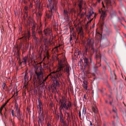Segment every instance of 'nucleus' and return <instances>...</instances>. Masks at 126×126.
Instances as JSON below:
<instances>
[{"instance_id": "nucleus-29", "label": "nucleus", "mask_w": 126, "mask_h": 126, "mask_svg": "<svg viewBox=\"0 0 126 126\" xmlns=\"http://www.w3.org/2000/svg\"><path fill=\"white\" fill-rule=\"evenodd\" d=\"M32 36L33 38L36 37V36L35 32H32Z\"/></svg>"}, {"instance_id": "nucleus-34", "label": "nucleus", "mask_w": 126, "mask_h": 126, "mask_svg": "<svg viewBox=\"0 0 126 126\" xmlns=\"http://www.w3.org/2000/svg\"><path fill=\"white\" fill-rule=\"evenodd\" d=\"M60 111V117H62V118H63V114H62L61 110H59Z\"/></svg>"}, {"instance_id": "nucleus-5", "label": "nucleus", "mask_w": 126, "mask_h": 126, "mask_svg": "<svg viewBox=\"0 0 126 126\" xmlns=\"http://www.w3.org/2000/svg\"><path fill=\"white\" fill-rule=\"evenodd\" d=\"M89 49L90 48V52L91 54V55H93V54L94 53H95V56L96 59H98V58H99L100 59V60L101 58V56L100 54H99V55H96V50L95 49H94V46L92 47H89Z\"/></svg>"}, {"instance_id": "nucleus-3", "label": "nucleus", "mask_w": 126, "mask_h": 126, "mask_svg": "<svg viewBox=\"0 0 126 126\" xmlns=\"http://www.w3.org/2000/svg\"><path fill=\"white\" fill-rule=\"evenodd\" d=\"M49 4V5H47V7L48 9V10L49 14H46V16L48 19H50L52 15H53V13L54 11V3L53 0H48Z\"/></svg>"}, {"instance_id": "nucleus-49", "label": "nucleus", "mask_w": 126, "mask_h": 126, "mask_svg": "<svg viewBox=\"0 0 126 126\" xmlns=\"http://www.w3.org/2000/svg\"><path fill=\"white\" fill-rule=\"evenodd\" d=\"M113 99L112 100V101H110L109 102V104L111 106H113V105H112V103H113Z\"/></svg>"}, {"instance_id": "nucleus-32", "label": "nucleus", "mask_w": 126, "mask_h": 126, "mask_svg": "<svg viewBox=\"0 0 126 126\" xmlns=\"http://www.w3.org/2000/svg\"><path fill=\"white\" fill-rule=\"evenodd\" d=\"M84 63H89L88 62V59L86 57H85L84 59Z\"/></svg>"}, {"instance_id": "nucleus-10", "label": "nucleus", "mask_w": 126, "mask_h": 126, "mask_svg": "<svg viewBox=\"0 0 126 126\" xmlns=\"http://www.w3.org/2000/svg\"><path fill=\"white\" fill-rule=\"evenodd\" d=\"M110 43L109 40L107 39H106L104 40V43L102 44V46L103 47H106L108 46Z\"/></svg>"}, {"instance_id": "nucleus-63", "label": "nucleus", "mask_w": 126, "mask_h": 126, "mask_svg": "<svg viewBox=\"0 0 126 126\" xmlns=\"http://www.w3.org/2000/svg\"><path fill=\"white\" fill-rule=\"evenodd\" d=\"M43 66L44 68H46L47 67L46 64L45 63H43Z\"/></svg>"}, {"instance_id": "nucleus-27", "label": "nucleus", "mask_w": 126, "mask_h": 126, "mask_svg": "<svg viewBox=\"0 0 126 126\" xmlns=\"http://www.w3.org/2000/svg\"><path fill=\"white\" fill-rule=\"evenodd\" d=\"M39 69L40 71H39V72L44 73V69L42 67V65L41 64L40 65V66L39 67Z\"/></svg>"}, {"instance_id": "nucleus-57", "label": "nucleus", "mask_w": 126, "mask_h": 126, "mask_svg": "<svg viewBox=\"0 0 126 126\" xmlns=\"http://www.w3.org/2000/svg\"><path fill=\"white\" fill-rule=\"evenodd\" d=\"M4 107H3L2 106H1L0 108V113H1V111H2L3 109V108Z\"/></svg>"}, {"instance_id": "nucleus-9", "label": "nucleus", "mask_w": 126, "mask_h": 126, "mask_svg": "<svg viewBox=\"0 0 126 126\" xmlns=\"http://www.w3.org/2000/svg\"><path fill=\"white\" fill-rule=\"evenodd\" d=\"M107 5V9L109 8V5L111 6L113 4H115V2L113 0H105Z\"/></svg>"}, {"instance_id": "nucleus-4", "label": "nucleus", "mask_w": 126, "mask_h": 126, "mask_svg": "<svg viewBox=\"0 0 126 126\" xmlns=\"http://www.w3.org/2000/svg\"><path fill=\"white\" fill-rule=\"evenodd\" d=\"M44 32L46 36H49L50 39H53V35L52 33V31L50 28L45 29L44 30Z\"/></svg>"}, {"instance_id": "nucleus-30", "label": "nucleus", "mask_w": 126, "mask_h": 126, "mask_svg": "<svg viewBox=\"0 0 126 126\" xmlns=\"http://www.w3.org/2000/svg\"><path fill=\"white\" fill-rule=\"evenodd\" d=\"M40 116H39L38 117L39 121H38V125L39 126L40 125V124H41L42 123L41 119L40 118Z\"/></svg>"}, {"instance_id": "nucleus-15", "label": "nucleus", "mask_w": 126, "mask_h": 126, "mask_svg": "<svg viewBox=\"0 0 126 126\" xmlns=\"http://www.w3.org/2000/svg\"><path fill=\"white\" fill-rule=\"evenodd\" d=\"M36 79L37 78H36L35 75H34L33 76V82L34 86H36L37 85V80Z\"/></svg>"}, {"instance_id": "nucleus-45", "label": "nucleus", "mask_w": 126, "mask_h": 126, "mask_svg": "<svg viewBox=\"0 0 126 126\" xmlns=\"http://www.w3.org/2000/svg\"><path fill=\"white\" fill-rule=\"evenodd\" d=\"M40 117H41V118H40L41 119L42 118L43 119V120H44V119L43 118V112H42V113H41V114H40Z\"/></svg>"}, {"instance_id": "nucleus-14", "label": "nucleus", "mask_w": 126, "mask_h": 126, "mask_svg": "<svg viewBox=\"0 0 126 126\" xmlns=\"http://www.w3.org/2000/svg\"><path fill=\"white\" fill-rule=\"evenodd\" d=\"M112 111L115 114L116 116V117L117 119L118 118V116L117 115V110L115 107L114 106H112Z\"/></svg>"}, {"instance_id": "nucleus-51", "label": "nucleus", "mask_w": 126, "mask_h": 126, "mask_svg": "<svg viewBox=\"0 0 126 126\" xmlns=\"http://www.w3.org/2000/svg\"><path fill=\"white\" fill-rule=\"evenodd\" d=\"M4 114L5 117V118H6V117L7 116V113H6V112H4Z\"/></svg>"}, {"instance_id": "nucleus-31", "label": "nucleus", "mask_w": 126, "mask_h": 126, "mask_svg": "<svg viewBox=\"0 0 126 126\" xmlns=\"http://www.w3.org/2000/svg\"><path fill=\"white\" fill-rule=\"evenodd\" d=\"M63 13L65 16H67L68 15V12L66 10H64Z\"/></svg>"}, {"instance_id": "nucleus-61", "label": "nucleus", "mask_w": 126, "mask_h": 126, "mask_svg": "<svg viewBox=\"0 0 126 126\" xmlns=\"http://www.w3.org/2000/svg\"><path fill=\"white\" fill-rule=\"evenodd\" d=\"M47 68L48 70V71L49 72H51V70L49 67H47Z\"/></svg>"}, {"instance_id": "nucleus-1", "label": "nucleus", "mask_w": 126, "mask_h": 126, "mask_svg": "<svg viewBox=\"0 0 126 126\" xmlns=\"http://www.w3.org/2000/svg\"><path fill=\"white\" fill-rule=\"evenodd\" d=\"M65 65L63 64L61 62H60L58 64L57 69L55 74H54L55 76L53 75L52 76L51 79L53 81V84L51 85V88L54 87L56 90V87L58 86L59 84L58 81L61 78L62 76V74L63 73L64 70L63 67Z\"/></svg>"}, {"instance_id": "nucleus-50", "label": "nucleus", "mask_w": 126, "mask_h": 126, "mask_svg": "<svg viewBox=\"0 0 126 126\" xmlns=\"http://www.w3.org/2000/svg\"><path fill=\"white\" fill-rule=\"evenodd\" d=\"M83 82L84 84L87 85V82L86 81L84 80L83 81Z\"/></svg>"}, {"instance_id": "nucleus-59", "label": "nucleus", "mask_w": 126, "mask_h": 126, "mask_svg": "<svg viewBox=\"0 0 126 126\" xmlns=\"http://www.w3.org/2000/svg\"><path fill=\"white\" fill-rule=\"evenodd\" d=\"M108 67L109 68V70L110 71V73H111V69L110 67L109 66H108Z\"/></svg>"}, {"instance_id": "nucleus-35", "label": "nucleus", "mask_w": 126, "mask_h": 126, "mask_svg": "<svg viewBox=\"0 0 126 126\" xmlns=\"http://www.w3.org/2000/svg\"><path fill=\"white\" fill-rule=\"evenodd\" d=\"M15 105H16V110H19L18 109V104L17 103H16L15 102Z\"/></svg>"}, {"instance_id": "nucleus-7", "label": "nucleus", "mask_w": 126, "mask_h": 126, "mask_svg": "<svg viewBox=\"0 0 126 126\" xmlns=\"http://www.w3.org/2000/svg\"><path fill=\"white\" fill-rule=\"evenodd\" d=\"M94 40L90 38H88L87 40V47H89L94 46Z\"/></svg>"}, {"instance_id": "nucleus-64", "label": "nucleus", "mask_w": 126, "mask_h": 126, "mask_svg": "<svg viewBox=\"0 0 126 126\" xmlns=\"http://www.w3.org/2000/svg\"><path fill=\"white\" fill-rule=\"evenodd\" d=\"M25 11H27L28 10V7L27 6H25L24 8Z\"/></svg>"}, {"instance_id": "nucleus-22", "label": "nucleus", "mask_w": 126, "mask_h": 126, "mask_svg": "<svg viewBox=\"0 0 126 126\" xmlns=\"http://www.w3.org/2000/svg\"><path fill=\"white\" fill-rule=\"evenodd\" d=\"M85 49L84 53V54L85 55H87V52H89L90 49H88V47H87L86 46H85Z\"/></svg>"}, {"instance_id": "nucleus-52", "label": "nucleus", "mask_w": 126, "mask_h": 126, "mask_svg": "<svg viewBox=\"0 0 126 126\" xmlns=\"http://www.w3.org/2000/svg\"><path fill=\"white\" fill-rule=\"evenodd\" d=\"M35 28L32 27V32H35Z\"/></svg>"}, {"instance_id": "nucleus-26", "label": "nucleus", "mask_w": 126, "mask_h": 126, "mask_svg": "<svg viewBox=\"0 0 126 126\" xmlns=\"http://www.w3.org/2000/svg\"><path fill=\"white\" fill-rule=\"evenodd\" d=\"M27 56H25L23 59V61L22 62H23L26 65L27 62Z\"/></svg>"}, {"instance_id": "nucleus-19", "label": "nucleus", "mask_w": 126, "mask_h": 126, "mask_svg": "<svg viewBox=\"0 0 126 126\" xmlns=\"http://www.w3.org/2000/svg\"><path fill=\"white\" fill-rule=\"evenodd\" d=\"M83 0H80L79 1V7L80 11H81V9L82 8V2Z\"/></svg>"}, {"instance_id": "nucleus-62", "label": "nucleus", "mask_w": 126, "mask_h": 126, "mask_svg": "<svg viewBox=\"0 0 126 126\" xmlns=\"http://www.w3.org/2000/svg\"><path fill=\"white\" fill-rule=\"evenodd\" d=\"M102 11H103V10H102V9H99V13L101 14L102 12Z\"/></svg>"}, {"instance_id": "nucleus-36", "label": "nucleus", "mask_w": 126, "mask_h": 126, "mask_svg": "<svg viewBox=\"0 0 126 126\" xmlns=\"http://www.w3.org/2000/svg\"><path fill=\"white\" fill-rule=\"evenodd\" d=\"M27 36L28 37V38H30L31 36V34L30 33V32L28 30L27 33Z\"/></svg>"}, {"instance_id": "nucleus-8", "label": "nucleus", "mask_w": 126, "mask_h": 126, "mask_svg": "<svg viewBox=\"0 0 126 126\" xmlns=\"http://www.w3.org/2000/svg\"><path fill=\"white\" fill-rule=\"evenodd\" d=\"M35 73L37 76V78L39 80H40L41 79L43 78L44 73L43 72H37L35 71Z\"/></svg>"}, {"instance_id": "nucleus-23", "label": "nucleus", "mask_w": 126, "mask_h": 126, "mask_svg": "<svg viewBox=\"0 0 126 126\" xmlns=\"http://www.w3.org/2000/svg\"><path fill=\"white\" fill-rule=\"evenodd\" d=\"M86 113V110L85 108L83 107L82 110V117L83 118L84 117Z\"/></svg>"}, {"instance_id": "nucleus-28", "label": "nucleus", "mask_w": 126, "mask_h": 126, "mask_svg": "<svg viewBox=\"0 0 126 126\" xmlns=\"http://www.w3.org/2000/svg\"><path fill=\"white\" fill-rule=\"evenodd\" d=\"M33 39L35 40V43L36 44H37L38 43L39 40L38 38V37H36L33 38Z\"/></svg>"}, {"instance_id": "nucleus-16", "label": "nucleus", "mask_w": 126, "mask_h": 126, "mask_svg": "<svg viewBox=\"0 0 126 126\" xmlns=\"http://www.w3.org/2000/svg\"><path fill=\"white\" fill-rule=\"evenodd\" d=\"M69 67L68 65H66V68L64 69V72L66 73L67 74V76H69Z\"/></svg>"}, {"instance_id": "nucleus-44", "label": "nucleus", "mask_w": 126, "mask_h": 126, "mask_svg": "<svg viewBox=\"0 0 126 126\" xmlns=\"http://www.w3.org/2000/svg\"><path fill=\"white\" fill-rule=\"evenodd\" d=\"M29 72L30 74V76L31 77H32V75L33 74V73L32 71H29Z\"/></svg>"}, {"instance_id": "nucleus-38", "label": "nucleus", "mask_w": 126, "mask_h": 126, "mask_svg": "<svg viewBox=\"0 0 126 126\" xmlns=\"http://www.w3.org/2000/svg\"><path fill=\"white\" fill-rule=\"evenodd\" d=\"M89 60L90 61V63H92L93 61L92 60V57L91 56H89Z\"/></svg>"}, {"instance_id": "nucleus-25", "label": "nucleus", "mask_w": 126, "mask_h": 126, "mask_svg": "<svg viewBox=\"0 0 126 126\" xmlns=\"http://www.w3.org/2000/svg\"><path fill=\"white\" fill-rule=\"evenodd\" d=\"M31 25L32 26V27L35 28L36 26V24L34 21H32L31 22Z\"/></svg>"}, {"instance_id": "nucleus-48", "label": "nucleus", "mask_w": 126, "mask_h": 126, "mask_svg": "<svg viewBox=\"0 0 126 126\" xmlns=\"http://www.w3.org/2000/svg\"><path fill=\"white\" fill-rule=\"evenodd\" d=\"M79 116L80 118H81V111H79Z\"/></svg>"}, {"instance_id": "nucleus-2", "label": "nucleus", "mask_w": 126, "mask_h": 126, "mask_svg": "<svg viewBox=\"0 0 126 126\" xmlns=\"http://www.w3.org/2000/svg\"><path fill=\"white\" fill-rule=\"evenodd\" d=\"M59 104H60V107L59 108V110H68V109L70 110L71 106V103L69 101L68 102V103H67L66 99L64 98L63 99H60L59 101Z\"/></svg>"}, {"instance_id": "nucleus-39", "label": "nucleus", "mask_w": 126, "mask_h": 126, "mask_svg": "<svg viewBox=\"0 0 126 126\" xmlns=\"http://www.w3.org/2000/svg\"><path fill=\"white\" fill-rule=\"evenodd\" d=\"M22 115H20L17 118L18 120H21V119H22Z\"/></svg>"}, {"instance_id": "nucleus-41", "label": "nucleus", "mask_w": 126, "mask_h": 126, "mask_svg": "<svg viewBox=\"0 0 126 126\" xmlns=\"http://www.w3.org/2000/svg\"><path fill=\"white\" fill-rule=\"evenodd\" d=\"M34 68L35 69V71H36L38 69L39 66L37 65H36L34 66Z\"/></svg>"}, {"instance_id": "nucleus-20", "label": "nucleus", "mask_w": 126, "mask_h": 126, "mask_svg": "<svg viewBox=\"0 0 126 126\" xmlns=\"http://www.w3.org/2000/svg\"><path fill=\"white\" fill-rule=\"evenodd\" d=\"M92 110L94 113L95 114L98 113V110L96 106L92 107Z\"/></svg>"}, {"instance_id": "nucleus-46", "label": "nucleus", "mask_w": 126, "mask_h": 126, "mask_svg": "<svg viewBox=\"0 0 126 126\" xmlns=\"http://www.w3.org/2000/svg\"><path fill=\"white\" fill-rule=\"evenodd\" d=\"M20 59L18 61V63H19V66H21V65H22V63H23V62H21V61H20Z\"/></svg>"}, {"instance_id": "nucleus-6", "label": "nucleus", "mask_w": 126, "mask_h": 126, "mask_svg": "<svg viewBox=\"0 0 126 126\" xmlns=\"http://www.w3.org/2000/svg\"><path fill=\"white\" fill-rule=\"evenodd\" d=\"M110 6V9L109 10V8L107 9V11H109V13L110 14V16L111 18H112L114 16H116V12L115 11H113V10L112 6Z\"/></svg>"}, {"instance_id": "nucleus-40", "label": "nucleus", "mask_w": 126, "mask_h": 126, "mask_svg": "<svg viewBox=\"0 0 126 126\" xmlns=\"http://www.w3.org/2000/svg\"><path fill=\"white\" fill-rule=\"evenodd\" d=\"M2 87L3 90L5 89V87H7L6 84L5 83H3Z\"/></svg>"}, {"instance_id": "nucleus-18", "label": "nucleus", "mask_w": 126, "mask_h": 126, "mask_svg": "<svg viewBox=\"0 0 126 126\" xmlns=\"http://www.w3.org/2000/svg\"><path fill=\"white\" fill-rule=\"evenodd\" d=\"M89 14L86 16L88 20H89V18H90L91 16L94 13V12L93 11H90L89 12Z\"/></svg>"}, {"instance_id": "nucleus-47", "label": "nucleus", "mask_w": 126, "mask_h": 126, "mask_svg": "<svg viewBox=\"0 0 126 126\" xmlns=\"http://www.w3.org/2000/svg\"><path fill=\"white\" fill-rule=\"evenodd\" d=\"M28 73H25V75L24 76V78L25 79H27L28 78V76H27Z\"/></svg>"}, {"instance_id": "nucleus-43", "label": "nucleus", "mask_w": 126, "mask_h": 126, "mask_svg": "<svg viewBox=\"0 0 126 126\" xmlns=\"http://www.w3.org/2000/svg\"><path fill=\"white\" fill-rule=\"evenodd\" d=\"M45 50L47 51L48 49L49 48V46L48 45H46L45 46Z\"/></svg>"}, {"instance_id": "nucleus-11", "label": "nucleus", "mask_w": 126, "mask_h": 126, "mask_svg": "<svg viewBox=\"0 0 126 126\" xmlns=\"http://www.w3.org/2000/svg\"><path fill=\"white\" fill-rule=\"evenodd\" d=\"M107 15V14L105 11H102L100 16V18L102 19L103 21L104 20L105 17Z\"/></svg>"}, {"instance_id": "nucleus-24", "label": "nucleus", "mask_w": 126, "mask_h": 126, "mask_svg": "<svg viewBox=\"0 0 126 126\" xmlns=\"http://www.w3.org/2000/svg\"><path fill=\"white\" fill-rule=\"evenodd\" d=\"M38 105L37 106V108H39V107H41V106H42V103L40 101V99L39 98H38Z\"/></svg>"}, {"instance_id": "nucleus-56", "label": "nucleus", "mask_w": 126, "mask_h": 126, "mask_svg": "<svg viewBox=\"0 0 126 126\" xmlns=\"http://www.w3.org/2000/svg\"><path fill=\"white\" fill-rule=\"evenodd\" d=\"M25 13L26 15V16H28V12L27 11H25Z\"/></svg>"}, {"instance_id": "nucleus-54", "label": "nucleus", "mask_w": 126, "mask_h": 126, "mask_svg": "<svg viewBox=\"0 0 126 126\" xmlns=\"http://www.w3.org/2000/svg\"><path fill=\"white\" fill-rule=\"evenodd\" d=\"M40 25L39 26H38L37 28L38 27L39 29H40L41 30H42V25L40 24Z\"/></svg>"}, {"instance_id": "nucleus-13", "label": "nucleus", "mask_w": 126, "mask_h": 126, "mask_svg": "<svg viewBox=\"0 0 126 126\" xmlns=\"http://www.w3.org/2000/svg\"><path fill=\"white\" fill-rule=\"evenodd\" d=\"M55 73L56 72L55 71H53V72L50 73V74L48 75V76L46 77L45 79H43V78L42 79L43 81L45 82L46 81L47 79L48 78V77L49 76H50L51 78L52 77V76L53 75L52 74H55Z\"/></svg>"}, {"instance_id": "nucleus-58", "label": "nucleus", "mask_w": 126, "mask_h": 126, "mask_svg": "<svg viewBox=\"0 0 126 126\" xmlns=\"http://www.w3.org/2000/svg\"><path fill=\"white\" fill-rule=\"evenodd\" d=\"M52 88V92L53 93L55 91V89L54 87L51 88Z\"/></svg>"}, {"instance_id": "nucleus-42", "label": "nucleus", "mask_w": 126, "mask_h": 126, "mask_svg": "<svg viewBox=\"0 0 126 126\" xmlns=\"http://www.w3.org/2000/svg\"><path fill=\"white\" fill-rule=\"evenodd\" d=\"M83 86L85 90H87V85L83 84Z\"/></svg>"}, {"instance_id": "nucleus-17", "label": "nucleus", "mask_w": 126, "mask_h": 126, "mask_svg": "<svg viewBox=\"0 0 126 126\" xmlns=\"http://www.w3.org/2000/svg\"><path fill=\"white\" fill-rule=\"evenodd\" d=\"M36 32L38 33L39 34L40 36V37H41V36H42L43 34L42 30H41L40 29H39L38 27L37 28V29L36 30Z\"/></svg>"}, {"instance_id": "nucleus-33", "label": "nucleus", "mask_w": 126, "mask_h": 126, "mask_svg": "<svg viewBox=\"0 0 126 126\" xmlns=\"http://www.w3.org/2000/svg\"><path fill=\"white\" fill-rule=\"evenodd\" d=\"M79 34L80 35L83 37V32L82 30H80L79 31Z\"/></svg>"}, {"instance_id": "nucleus-21", "label": "nucleus", "mask_w": 126, "mask_h": 126, "mask_svg": "<svg viewBox=\"0 0 126 126\" xmlns=\"http://www.w3.org/2000/svg\"><path fill=\"white\" fill-rule=\"evenodd\" d=\"M17 113V115H15V116L17 118L19 116L22 115V113L21 112L20 110H16Z\"/></svg>"}, {"instance_id": "nucleus-55", "label": "nucleus", "mask_w": 126, "mask_h": 126, "mask_svg": "<svg viewBox=\"0 0 126 126\" xmlns=\"http://www.w3.org/2000/svg\"><path fill=\"white\" fill-rule=\"evenodd\" d=\"M14 110H13L11 111V113L12 115V116H15L14 114Z\"/></svg>"}, {"instance_id": "nucleus-37", "label": "nucleus", "mask_w": 126, "mask_h": 126, "mask_svg": "<svg viewBox=\"0 0 126 126\" xmlns=\"http://www.w3.org/2000/svg\"><path fill=\"white\" fill-rule=\"evenodd\" d=\"M89 63H84L83 64L84 67L85 68L87 65H88Z\"/></svg>"}, {"instance_id": "nucleus-12", "label": "nucleus", "mask_w": 126, "mask_h": 126, "mask_svg": "<svg viewBox=\"0 0 126 126\" xmlns=\"http://www.w3.org/2000/svg\"><path fill=\"white\" fill-rule=\"evenodd\" d=\"M93 71L95 73L97 74L99 72L98 67L96 66V64H95L93 66Z\"/></svg>"}, {"instance_id": "nucleus-60", "label": "nucleus", "mask_w": 126, "mask_h": 126, "mask_svg": "<svg viewBox=\"0 0 126 126\" xmlns=\"http://www.w3.org/2000/svg\"><path fill=\"white\" fill-rule=\"evenodd\" d=\"M8 102V101H7V102H6L3 105H2V107H4L5 106V105H6V104H7V102Z\"/></svg>"}, {"instance_id": "nucleus-53", "label": "nucleus", "mask_w": 126, "mask_h": 126, "mask_svg": "<svg viewBox=\"0 0 126 126\" xmlns=\"http://www.w3.org/2000/svg\"><path fill=\"white\" fill-rule=\"evenodd\" d=\"M32 7V2H30V8H31Z\"/></svg>"}]
</instances>
